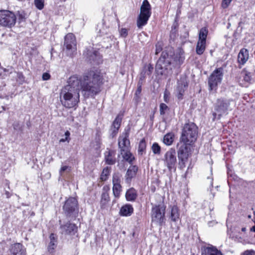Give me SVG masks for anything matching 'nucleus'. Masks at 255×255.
<instances>
[{
	"mask_svg": "<svg viewBox=\"0 0 255 255\" xmlns=\"http://www.w3.org/2000/svg\"><path fill=\"white\" fill-rule=\"evenodd\" d=\"M12 69H3L2 72H0V77L1 79H5L9 74H13Z\"/></svg>",
	"mask_w": 255,
	"mask_h": 255,
	"instance_id": "obj_37",
	"label": "nucleus"
},
{
	"mask_svg": "<svg viewBox=\"0 0 255 255\" xmlns=\"http://www.w3.org/2000/svg\"><path fill=\"white\" fill-rule=\"evenodd\" d=\"M121 191V185H113V192L115 198H119L120 197Z\"/></svg>",
	"mask_w": 255,
	"mask_h": 255,
	"instance_id": "obj_32",
	"label": "nucleus"
},
{
	"mask_svg": "<svg viewBox=\"0 0 255 255\" xmlns=\"http://www.w3.org/2000/svg\"><path fill=\"white\" fill-rule=\"evenodd\" d=\"M151 150L154 154L159 155L161 153V147L157 142L152 144Z\"/></svg>",
	"mask_w": 255,
	"mask_h": 255,
	"instance_id": "obj_35",
	"label": "nucleus"
},
{
	"mask_svg": "<svg viewBox=\"0 0 255 255\" xmlns=\"http://www.w3.org/2000/svg\"><path fill=\"white\" fill-rule=\"evenodd\" d=\"M129 133L128 131L123 133L119 139V146L121 149V154L123 153V151L128 149L130 142L128 139Z\"/></svg>",
	"mask_w": 255,
	"mask_h": 255,
	"instance_id": "obj_14",
	"label": "nucleus"
},
{
	"mask_svg": "<svg viewBox=\"0 0 255 255\" xmlns=\"http://www.w3.org/2000/svg\"><path fill=\"white\" fill-rule=\"evenodd\" d=\"M1 90V86H0V90Z\"/></svg>",
	"mask_w": 255,
	"mask_h": 255,
	"instance_id": "obj_60",
	"label": "nucleus"
},
{
	"mask_svg": "<svg viewBox=\"0 0 255 255\" xmlns=\"http://www.w3.org/2000/svg\"><path fill=\"white\" fill-rule=\"evenodd\" d=\"M242 231H245L246 230V228H243L242 229Z\"/></svg>",
	"mask_w": 255,
	"mask_h": 255,
	"instance_id": "obj_56",
	"label": "nucleus"
},
{
	"mask_svg": "<svg viewBox=\"0 0 255 255\" xmlns=\"http://www.w3.org/2000/svg\"><path fill=\"white\" fill-rule=\"evenodd\" d=\"M123 155L124 159L131 164L134 159L132 154L129 151L128 149L123 151V153L121 154Z\"/></svg>",
	"mask_w": 255,
	"mask_h": 255,
	"instance_id": "obj_31",
	"label": "nucleus"
},
{
	"mask_svg": "<svg viewBox=\"0 0 255 255\" xmlns=\"http://www.w3.org/2000/svg\"><path fill=\"white\" fill-rule=\"evenodd\" d=\"M16 21L15 14L8 10H0V25L2 26L11 28L14 26Z\"/></svg>",
	"mask_w": 255,
	"mask_h": 255,
	"instance_id": "obj_6",
	"label": "nucleus"
},
{
	"mask_svg": "<svg viewBox=\"0 0 255 255\" xmlns=\"http://www.w3.org/2000/svg\"><path fill=\"white\" fill-rule=\"evenodd\" d=\"M64 47L67 54L71 56L77 50L76 42L75 36L71 33L67 34L65 37Z\"/></svg>",
	"mask_w": 255,
	"mask_h": 255,
	"instance_id": "obj_10",
	"label": "nucleus"
},
{
	"mask_svg": "<svg viewBox=\"0 0 255 255\" xmlns=\"http://www.w3.org/2000/svg\"><path fill=\"white\" fill-rule=\"evenodd\" d=\"M137 171L138 167L136 165H130L128 167L125 175L126 183L128 184L130 183L131 179L135 177Z\"/></svg>",
	"mask_w": 255,
	"mask_h": 255,
	"instance_id": "obj_20",
	"label": "nucleus"
},
{
	"mask_svg": "<svg viewBox=\"0 0 255 255\" xmlns=\"http://www.w3.org/2000/svg\"><path fill=\"white\" fill-rule=\"evenodd\" d=\"M192 143L188 142H184L181 141L179 139V142L177 144V154L178 157L180 158H188L189 156V152L190 151L189 145H191Z\"/></svg>",
	"mask_w": 255,
	"mask_h": 255,
	"instance_id": "obj_13",
	"label": "nucleus"
},
{
	"mask_svg": "<svg viewBox=\"0 0 255 255\" xmlns=\"http://www.w3.org/2000/svg\"><path fill=\"white\" fill-rule=\"evenodd\" d=\"M122 120V116L118 115L113 122L111 128V130L112 131L111 135L113 137L115 136L117 134L119 129L121 126Z\"/></svg>",
	"mask_w": 255,
	"mask_h": 255,
	"instance_id": "obj_22",
	"label": "nucleus"
},
{
	"mask_svg": "<svg viewBox=\"0 0 255 255\" xmlns=\"http://www.w3.org/2000/svg\"><path fill=\"white\" fill-rule=\"evenodd\" d=\"M168 109V106L164 104L161 103L160 105V114L161 115H163L165 113V111Z\"/></svg>",
	"mask_w": 255,
	"mask_h": 255,
	"instance_id": "obj_43",
	"label": "nucleus"
},
{
	"mask_svg": "<svg viewBox=\"0 0 255 255\" xmlns=\"http://www.w3.org/2000/svg\"><path fill=\"white\" fill-rule=\"evenodd\" d=\"M121 176L119 174L115 173L113 176V184L121 185Z\"/></svg>",
	"mask_w": 255,
	"mask_h": 255,
	"instance_id": "obj_41",
	"label": "nucleus"
},
{
	"mask_svg": "<svg viewBox=\"0 0 255 255\" xmlns=\"http://www.w3.org/2000/svg\"><path fill=\"white\" fill-rule=\"evenodd\" d=\"M13 127L15 130H18L20 129V127L19 123L15 122L13 124Z\"/></svg>",
	"mask_w": 255,
	"mask_h": 255,
	"instance_id": "obj_50",
	"label": "nucleus"
},
{
	"mask_svg": "<svg viewBox=\"0 0 255 255\" xmlns=\"http://www.w3.org/2000/svg\"><path fill=\"white\" fill-rule=\"evenodd\" d=\"M70 135V132L69 131L67 130L65 132V137L64 138H63L60 139L59 140L60 142H64L66 141H67L69 142V140H70V138H69Z\"/></svg>",
	"mask_w": 255,
	"mask_h": 255,
	"instance_id": "obj_45",
	"label": "nucleus"
},
{
	"mask_svg": "<svg viewBox=\"0 0 255 255\" xmlns=\"http://www.w3.org/2000/svg\"><path fill=\"white\" fill-rule=\"evenodd\" d=\"M208 179L210 180V184H211V186H213V179L212 177H208L207 178Z\"/></svg>",
	"mask_w": 255,
	"mask_h": 255,
	"instance_id": "obj_55",
	"label": "nucleus"
},
{
	"mask_svg": "<svg viewBox=\"0 0 255 255\" xmlns=\"http://www.w3.org/2000/svg\"><path fill=\"white\" fill-rule=\"evenodd\" d=\"M44 0H34V4L36 7L39 10H41L44 7Z\"/></svg>",
	"mask_w": 255,
	"mask_h": 255,
	"instance_id": "obj_42",
	"label": "nucleus"
},
{
	"mask_svg": "<svg viewBox=\"0 0 255 255\" xmlns=\"http://www.w3.org/2000/svg\"><path fill=\"white\" fill-rule=\"evenodd\" d=\"M60 229L63 234L73 235L77 232V228L75 224L67 223L64 225L61 226Z\"/></svg>",
	"mask_w": 255,
	"mask_h": 255,
	"instance_id": "obj_21",
	"label": "nucleus"
},
{
	"mask_svg": "<svg viewBox=\"0 0 255 255\" xmlns=\"http://www.w3.org/2000/svg\"><path fill=\"white\" fill-rule=\"evenodd\" d=\"M242 74L244 78V80L247 82L250 83L252 80V74L251 72H248L246 69H244Z\"/></svg>",
	"mask_w": 255,
	"mask_h": 255,
	"instance_id": "obj_34",
	"label": "nucleus"
},
{
	"mask_svg": "<svg viewBox=\"0 0 255 255\" xmlns=\"http://www.w3.org/2000/svg\"><path fill=\"white\" fill-rule=\"evenodd\" d=\"M103 80L102 74L98 70H91L80 79L76 75L71 76L60 94L62 105L68 109L76 107L80 102V90L85 99L94 98L101 91Z\"/></svg>",
	"mask_w": 255,
	"mask_h": 255,
	"instance_id": "obj_1",
	"label": "nucleus"
},
{
	"mask_svg": "<svg viewBox=\"0 0 255 255\" xmlns=\"http://www.w3.org/2000/svg\"><path fill=\"white\" fill-rule=\"evenodd\" d=\"M208 33V29L206 27L202 28L199 31L198 41L206 42V38Z\"/></svg>",
	"mask_w": 255,
	"mask_h": 255,
	"instance_id": "obj_30",
	"label": "nucleus"
},
{
	"mask_svg": "<svg viewBox=\"0 0 255 255\" xmlns=\"http://www.w3.org/2000/svg\"><path fill=\"white\" fill-rule=\"evenodd\" d=\"M67 169H70V167L68 166H63L61 167L60 170V174L61 175H62V173L65 171L67 170Z\"/></svg>",
	"mask_w": 255,
	"mask_h": 255,
	"instance_id": "obj_49",
	"label": "nucleus"
},
{
	"mask_svg": "<svg viewBox=\"0 0 255 255\" xmlns=\"http://www.w3.org/2000/svg\"><path fill=\"white\" fill-rule=\"evenodd\" d=\"M50 242L47 246L49 253H52L54 252L57 245V236L56 235L51 233L49 236Z\"/></svg>",
	"mask_w": 255,
	"mask_h": 255,
	"instance_id": "obj_23",
	"label": "nucleus"
},
{
	"mask_svg": "<svg viewBox=\"0 0 255 255\" xmlns=\"http://www.w3.org/2000/svg\"><path fill=\"white\" fill-rule=\"evenodd\" d=\"M116 152L115 150L107 148L104 153L105 160L107 164L113 165L116 163L115 157Z\"/></svg>",
	"mask_w": 255,
	"mask_h": 255,
	"instance_id": "obj_18",
	"label": "nucleus"
},
{
	"mask_svg": "<svg viewBox=\"0 0 255 255\" xmlns=\"http://www.w3.org/2000/svg\"><path fill=\"white\" fill-rule=\"evenodd\" d=\"M13 74L16 75V76L19 79V82H23L24 80V77L23 75V74L21 73H16L15 72H14L13 73Z\"/></svg>",
	"mask_w": 255,
	"mask_h": 255,
	"instance_id": "obj_47",
	"label": "nucleus"
},
{
	"mask_svg": "<svg viewBox=\"0 0 255 255\" xmlns=\"http://www.w3.org/2000/svg\"><path fill=\"white\" fill-rule=\"evenodd\" d=\"M179 162H178V167L180 169H182L184 168L186 166V162L187 161L188 158H180L178 157Z\"/></svg>",
	"mask_w": 255,
	"mask_h": 255,
	"instance_id": "obj_40",
	"label": "nucleus"
},
{
	"mask_svg": "<svg viewBox=\"0 0 255 255\" xmlns=\"http://www.w3.org/2000/svg\"><path fill=\"white\" fill-rule=\"evenodd\" d=\"M249 51L246 48L241 49L238 55V61L239 64L244 65L249 59Z\"/></svg>",
	"mask_w": 255,
	"mask_h": 255,
	"instance_id": "obj_24",
	"label": "nucleus"
},
{
	"mask_svg": "<svg viewBox=\"0 0 255 255\" xmlns=\"http://www.w3.org/2000/svg\"><path fill=\"white\" fill-rule=\"evenodd\" d=\"M9 252L11 255H26V248L20 243L11 245Z\"/></svg>",
	"mask_w": 255,
	"mask_h": 255,
	"instance_id": "obj_15",
	"label": "nucleus"
},
{
	"mask_svg": "<svg viewBox=\"0 0 255 255\" xmlns=\"http://www.w3.org/2000/svg\"><path fill=\"white\" fill-rule=\"evenodd\" d=\"M165 207L163 205H155L151 209L152 221L162 226L165 222Z\"/></svg>",
	"mask_w": 255,
	"mask_h": 255,
	"instance_id": "obj_8",
	"label": "nucleus"
},
{
	"mask_svg": "<svg viewBox=\"0 0 255 255\" xmlns=\"http://www.w3.org/2000/svg\"><path fill=\"white\" fill-rule=\"evenodd\" d=\"M248 218H249V219H250V218H251V217H252V216H251V215H248Z\"/></svg>",
	"mask_w": 255,
	"mask_h": 255,
	"instance_id": "obj_58",
	"label": "nucleus"
},
{
	"mask_svg": "<svg viewBox=\"0 0 255 255\" xmlns=\"http://www.w3.org/2000/svg\"><path fill=\"white\" fill-rule=\"evenodd\" d=\"M253 253V250H247L243 253L242 255H252Z\"/></svg>",
	"mask_w": 255,
	"mask_h": 255,
	"instance_id": "obj_53",
	"label": "nucleus"
},
{
	"mask_svg": "<svg viewBox=\"0 0 255 255\" xmlns=\"http://www.w3.org/2000/svg\"><path fill=\"white\" fill-rule=\"evenodd\" d=\"M162 160L164 165L170 172L175 171L177 164V158L175 150L170 148L165 152Z\"/></svg>",
	"mask_w": 255,
	"mask_h": 255,
	"instance_id": "obj_7",
	"label": "nucleus"
},
{
	"mask_svg": "<svg viewBox=\"0 0 255 255\" xmlns=\"http://www.w3.org/2000/svg\"><path fill=\"white\" fill-rule=\"evenodd\" d=\"M6 195H7V196H8V194H9L8 192L6 191Z\"/></svg>",
	"mask_w": 255,
	"mask_h": 255,
	"instance_id": "obj_57",
	"label": "nucleus"
},
{
	"mask_svg": "<svg viewBox=\"0 0 255 255\" xmlns=\"http://www.w3.org/2000/svg\"><path fill=\"white\" fill-rule=\"evenodd\" d=\"M161 50H162V47L160 46V45H158V44H156V45L155 54L157 55Z\"/></svg>",
	"mask_w": 255,
	"mask_h": 255,
	"instance_id": "obj_51",
	"label": "nucleus"
},
{
	"mask_svg": "<svg viewBox=\"0 0 255 255\" xmlns=\"http://www.w3.org/2000/svg\"><path fill=\"white\" fill-rule=\"evenodd\" d=\"M202 255H223L220 251L216 247L209 245L207 247L202 248Z\"/></svg>",
	"mask_w": 255,
	"mask_h": 255,
	"instance_id": "obj_19",
	"label": "nucleus"
},
{
	"mask_svg": "<svg viewBox=\"0 0 255 255\" xmlns=\"http://www.w3.org/2000/svg\"><path fill=\"white\" fill-rule=\"evenodd\" d=\"M206 42L198 41L196 48V51L197 54L201 55L203 53L206 48Z\"/></svg>",
	"mask_w": 255,
	"mask_h": 255,
	"instance_id": "obj_29",
	"label": "nucleus"
},
{
	"mask_svg": "<svg viewBox=\"0 0 255 255\" xmlns=\"http://www.w3.org/2000/svg\"><path fill=\"white\" fill-rule=\"evenodd\" d=\"M151 14V6L147 0H143L140 7V14L137 19V26L141 28L147 23Z\"/></svg>",
	"mask_w": 255,
	"mask_h": 255,
	"instance_id": "obj_4",
	"label": "nucleus"
},
{
	"mask_svg": "<svg viewBox=\"0 0 255 255\" xmlns=\"http://www.w3.org/2000/svg\"><path fill=\"white\" fill-rule=\"evenodd\" d=\"M137 196V192L133 188L129 189L126 192V198L128 201H134L136 199Z\"/></svg>",
	"mask_w": 255,
	"mask_h": 255,
	"instance_id": "obj_26",
	"label": "nucleus"
},
{
	"mask_svg": "<svg viewBox=\"0 0 255 255\" xmlns=\"http://www.w3.org/2000/svg\"><path fill=\"white\" fill-rule=\"evenodd\" d=\"M25 17L24 13H19L18 19H19L20 22L22 21L24 19H25Z\"/></svg>",
	"mask_w": 255,
	"mask_h": 255,
	"instance_id": "obj_52",
	"label": "nucleus"
},
{
	"mask_svg": "<svg viewBox=\"0 0 255 255\" xmlns=\"http://www.w3.org/2000/svg\"><path fill=\"white\" fill-rule=\"evenodd\" d=\"M143 82L138 81L137 84V88L135 93V99L136 101H137L140 98V95L141 92L142 85Z\"/></svg>",
	"mask_w": 255,
	"mask_h": 255,
	"instance_id": "obj_36",
	"label": "nucleus"
},
{
	"mask_svg": "<svg viewBox=\"0 0 255 255\" xmlns=\"http://www.w3.org/2000/svg\"><path fill=\"white\" fill-rule=\"evenodd\" d=\"M87 56L89 60L91 63H94L96 64H99L102 61V56L100 53L95 50H88L87 52Z\"/></svg>",
	"mask_w": 255,
	"mask_h": 255,
	"instance_id": "obj_16",
	"label": "nucleus"
},
{
	"mask_svg": "<svg viewBox=\"0 0 255 255\" xmlns=\"http://www.w3.org/2000/svg\"><path fill=\"white\" fill-rule=\"evenodd\" d=\"M153 70V67L150 64H145L139 75V81L144 82L147 76H150Z\"/></svg>",
	"mask_w": 255,
	"mask_h": 255,
	"instance_id": "obj_17",
	"label": "nucleus"
},
{
	"mask_svg": "<svg viewBox=\"0 0 255 255\" xmlns=\"http://www.w3.org/2000/svg\"><path fill=\"white\" fill-rule=\"evenodd\" d=\"M2 108L3 110H5V108L4 107H2Z\"/></svg>",
	"mask_w": 255,
	"mask_h": 255,
	"instance_id": "obj_59",
	"label": "nucleus"
},
{
	"mask_svg": "<svg viewBox=\"0 0 255 255\" xmlns=\"http://www.w3.org/2000/svg\"><path fill=\"white\" fill-rule=\"evenodd\" d=\"M184 59V52L181 49L175 53L172 50L163 51L156 65L157 73L165 76L171 75L173 69L179 67L183 63Z\"/></svg>",
	"mask_w": 255,
	"mask_h": 255,
	"instance_id": "obj_2",
	"label": "nucleus"
},
{
	"mask_svg": "<svg viewBox=\"0 0 255 255\" xmlns=\"http://www.w3.org/2000/svg\"><path fill=\"white\" fill-rule=\"evenodd\" d=\"M50 78V75L48 73H44L42 75V79L43 80H48Z\"/></svg>",
	"mask_w": 255,
	"mask_h": 255,
	"instance_id": "obj_48",
	"label": "nucleus"
},
{
	"mask_svg": "<svg viewBox=\"0 0 255 255\" xmlns=\"http://www.w3.org/2000/svg\"><path fill=\"white\" fill-rule=\"evenodd\" d=\"M230 106V100L222 98L218 99L214 107L215 112L213 114L214 120L220 119L223 115L227 114Z\"/></svg>",
	"mask_w": 255,
	"mask_h": 255,
	"instance_id": "obj_5",
	"label": "nucleus"
},
{
	"mask_svg": "<svg viewBox=\"0 0 255 255\" xmlns=\"http://www.w3.org/2000/svg\"><path fill=\"white\" fill-rule=\"evenodd\" d=\"M164 100L166 102H168L169 100V96L166 91H165L164 94Z\"/></svg>",
	"mask_w": 255,
	"mask_h": 255,
	"instance_id": "obj_54",
	"label": "nucleus"
},
{
	"mask_svg": "<svg viewBox=\"0 0 255 255\" xmlns=\"http://www.w3.org/2000/svg\"><path fill=\"white\" fill-rule=\"evenodd\" d=\"M110 200V197L107 192H104L102 194L101 204L102 205H106Z\"/></svg>",
	"mask_w": 255,
	"mask_h": 255,
	"instance_id": "obj_39",
	"label": "nucleus"
},
{
	"mask_svg": "<svg viewBox=\"0 0 255 255\" xmlns=\"http://www.w3.org/2000/svg\"><path fill=\"white\" fill-rule=\"evenodd\" d=\"M179 215L178 207L176 206H173L171 209L170 218L171 220L176 222L179 219Z\"/></svg>",
	"mask_w": 255,
	"mask_h": 255,
	"instance_id": "obj_28",
	"label": "nucleus"
},
{
	"mask_svg": "<svg viewBox=\"0 0 255 255\" xmlns=\"http://www.w3.org/2000/svg\"><path fill=\"white\" fill-rule=\"evenodd\" d=\"M110 173V168L108 167L104 168L101 175V180L104 181L107 180Z\"/></svg>",
	"mask_w": 255,
	"mask_h": 255,
	"instance_id": "obj_33",
	"label": "nucleus"
},
{
	"mask_svg": "<svg viewBox=\"0 0 255 255\" xmlns=\"http://www.w3.org/2000/svg\"><path fill=\"white\" fill-rule=\"evenodd\" d=\"M188 85V84L185 77H181L178 80L175 89V95L178 100H181L183 99L184 92L186 90Z\"/></svg>",
	"mask_w": 255,
	"mask_h": 255,
	"instance_id": "obj_12",
	"label": "nucleus"
},
{
	"mask_svg": "<svg viewBox=\"0 0 255 255\" xmlns=\"http://www.w3.org/2000/svg\"><path fill=\"white\" fill-rule=\"evenodd\" d=\"M174 134L172 132H169L164 136L163 142L166 145H171L174 141Z\"/></svg>",
	"mask_w": 255,
	"mask_h": 255,
	"instance_id": "obj_27",
	"label": "nucleus"
},
{
	"mask_svg": "<svg viewBox=\"0 0 255 255\" xmlns=\"http://www.w3.org/2000/svg\"><path fill=\"white\" fill-rule=\"evenodd\" d=\"M133 212V208L131 205L126 204L123 206L120 210V213L123 216H129Z\"/></svg>",
	"mask_w": 255,
	"mask_h": 255,
	"instance_id": "obj_25",
	"label": "nucleus"
},
{
	"mask_svg": "<svg viewBox=\"0 0 255 255\" xmlns=\"http://www.w3.org/2000/svg\"><path fill=\"white\" fill-rule=\"evenodd\" d=\"M223 69L221 67L215 69L208 78V85L210 90H216L220 84L223 76Z\"/></svg>",
	"mask_w": 255,
	"mask_h": 255,
	"instance_id": "obj_9",
	"label": "nucleus"
},
{
	"mask_svg": "<svg viewBox=\"0 0 255 255\" xmlns=\"http://www.w3.org/2000/svg\"><path fill=\"white\" fill-rule=\"evenodd\" d=\"M232 0H223L222 6L224 8H227L230 4Z\"/></svg>",
	"mask_w": 255,
	"mask_h": 255,
	"instance_id": "obj_46",
	"label": "nucleus"
},
{
	"mask_svg": "<svg viewBox=\"0 0 255 255\" xmlns=\"http://www.w3.org/2000/svg\"><path fill=\"white\" fill-rule=\"evenodd\" d=\"M146 142L144 139H142L139 143L138 145V152L142 154L146 148Z\"/></svg>",
	"mask_w": 255,
	"mask_h": 255,
	"instance_id": "obj_38",
	"label": "nucleus"
},
{
	"mask_svg": "<svg viewBox=\"0 0 255 255\" xmlns=\"http://www.w3.org/2000/svg\"><path fill=\"white\" fill-rule=\"evenodd\" d=\"M198 128L192 122L185 124L182 129L180 140L184 142L193 143L197 139Z\"/></svg>",
	"mask_w": 255,
	"mask_h": 255,
	"instance_id": "obj_3",
	"label": "nucleus"
},
{
	"mask_svg": "<svg viewBox=\"0 0 255 255\" xmlns=\"http://www.w3.org/2000/svg\"><path fill=\"white\" fill-rule=\"evenodd\" d=\"M119 33L121 37L126 38L128 35V30L126 28H122L119 30Z\"/></svg>",
	"mask_w": 255,
	"mask_h": 255,
	"instance_id": "obj_44",
	"label": "nucleus"
},
{
	"mask_svg": "<svg viewBox=\"0 0 255 255\" xmlns=\"http://www.w3.org/2000/svg\"><path fill=\"white\" fill-rule=\"evenodd\" d=\"M63 209L67 216L77 213L78 211V201L74 197H69L65 202Z\"/></svg>",
	"mask_w": 255,
	"mask_h": 255,
	"instance_id": "obj_11",
	"label": "nucleus"
}]
</instances>
